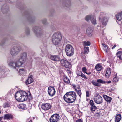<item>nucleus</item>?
Wrapping results in <instances>:
<instances>
[{
  "instance_id": "obj_30",
  "label": "nucleus",
  "mask_w": 122,
  "mask_h": 122,
  "mask_svg": "<svg viewBox=\"0 0 122 122\" xmlns=\"http://www.w3.org/2000/svg\"><path fill=\"white\" fill-rule=\"evenodd\" d=\"M18 107L20 109H23L26 107V106L25 104H20L18 105Z\"/></svg>"
},
{
  "instance_id": "obj_3",
  "label": "nucleus",
  "mask_w": 122,
  "mask_h": 122,
  "mask_svg": "<svg viewBox=\"0 0 122 122\" xmlns=\"http://www.w3.org/2000/svg\"><path fill=\"white\" fill-rule=\"evenodd\" d=\"M62 38V35L60 32L55 33L52 37V42L55 45L58 46L60 44Z\"/></svg>"
},
{
  "instance_id": "obj_55",
  "label": "nucleus",
  "mask_w": 122,
  "mask_h": 122,
  "mask_svg": "<svg viewBox=\"0 0 122 122\" xmlns=\"http://www.w3.org/2000/svg\"><path fill=\"white\" fill-rule=\"evenodd\" d=\"M122 62V61H121V62Z\"/></svg>"
},
{
  "instance_id": "obj_49",
  "label": "nucleus",
  "mask_w": 122,
  "mask_h": 122,
  "mask_svg": "<svg viewBox=\"0 0 122 122\" xmlns=\"http://www.w3.org/2000/svg\"><path fill=\"white\" fill-rule=\"evenodd\" d=\"M76 122H83L82 120L81 119H79L77 120Z\"/></svg>"
},
{
  "instance_id": "obj_16",
  "label": "nucleus",
  "mask_w": 122,
  "mask_h": 122,
  "mask_svg": "<svg viewBox=\"0 0 122 122\" xmlns=\"http://www.w3.org/2000/svg\"><path fill=\"white\" fill-rule=\"evenodd\" d=\"M90 107V110L92 112H94L97 109V107L94 105L93 100H91L89 102Z\"/></svg>"
},
{
  "instance_id": "obj_27",
  "label": "nucleus",
  "mask_w": 122,
  "mask_h": 122,
  "mask_svg": "<svg viewBox=\"0 0 122 122\" xmlns=\"http://www.w3.org/2000/svg\"><path fill=\"white\" fill-rule=\"evenodd\" d=\"M95 68L97 71H99L102 69V67L100 64H97L96 65Z\"/></svg>"
},
{
  "instance_id": "obj_32",
  "label": "nucleus",
  "mask_w": 122,
  "mask_h": 122,
  "mask_svg": "<svg viewBox=\"0 0 122 122\" xmlns=\"http://www.w3.org/2000/svg\"><path fill=\"white\" fill-rule=\"evenodd\" d=\"M84 54H86L89 52V49L88 47L86 46H84Z\"/></svg>"
},
{
  "instance_id": "obj_24",
  "label": "nucleus",
  "mask_w": 122,
  "mask_h": 122,
  "mask_svg": "<svg viewBox=\"0 0 122 122\" xmlns=\"http://www.w3.org/2000/svg\"><path fill=\"white\" fill-rule=\"evenodd\" d=\"M117 19L119 21H120L122 19V11L120 13H118L116 15Z\"/></svg>"
},
{
  "instance_id": "obj_34",
  "label": "nucleus",
  "mask_w": 122,
  "mask_h": 122,
  "mask_svg": "<svg viewBox=\"0 0 122 122\" xmlns=\"http://www.w3.org/2000/svg\"><path fill=\"white\" fill-rule=\"evenodd\" d=\"M93 16L91 15H88L86 16L85 18L86 20L87 21H88L90 20H91L92 18L93 17Z\"/></svg>"
},
{
  "instance_id": "obj_38",
  "label": "nucleus",
  "mask_w": 122,
  "mask_h": 122,
  "mask_svg": "<svg viewBox=\"0 0 122 122\" xmlns=\"http://www.w3.org/2000/svg\"><path fill=\"white\" fill-rule=\"evenodd\" d=\"M102 45L103 49L106 52H107V46L106 45L102 43Z\"/></svg>"
},
{
  "instance_id": "obj_7",
  "label": "nucleus",
  "mask_w": 122,
  "mask_h": 122,
  "mask_svg": "<svg viewBox=\"0 0 122 122\" xmlns=\"http://www.w3.org/2000/svg\"><path fill=\"white\" fill-rule=\"evenodd\" d=\"M34 32L36 35L38 37H40L43 34L44 32L39 27H35L34 28Z\"/></svg>"
},
{
  "instance_id": "obj_33",
  "label": "nucleus",
  "mask_w": 122,
  "mask_h": 122,
  "mask_svg": "<svg viewBox=\"0 0 122 122\" xmlns=\"http://www.w3.org/2000/svg\"><path fill=\"white\" fill-rule=\"evenodd\" d=\"M111 73V70L110 68H108L107 69L105 75L106 76L110 75Z\"/></svg>"
},
{
  "instance_id": "obj_6",
  "label": "nucleus",
  "mask_w": 122,
  "mask_h": 122,
  "mask_svg": "<svg viewBox=\"0 0 122 122\" xmlns=\"http://www.w3.org/2000/svg\"><path fill=\"white\" fill-rule=\"evenodd\" d=\"M111 82V81H105L101 79H97L96 81L93 80L92 81V83L93 85L98 87H100L101 86V85L100 83L102 84H109Z\"/></svg>"
},
{
  "instance_id": "obj_48",
  "label": "nucleus",
  "mask_w": 122,
  "mask_h": 122,
  "mask_svg": "<svg viewBox=\"0 0 122 122\" xmlns=\"http://www.w3.org/2000/svg\"><path fill=\"white\" fill-rule=\"evenodd\" d=\"M42 22L44 24H46V19H44L42 21Z\"/></svg>"
},
{
  "instance_id": "obj_19",
  "label": "nucleus",
  "mask_w": 122,
  "mask_h": 122,
  "mask_svg": "<svg viewBox=\"0 0 122 122\" xmlns=\"http://www.w3.org/2000/svg\"><path fill=\"white\" fill-rule=\"evenodd\" d=\"M33 76L31 75L29 77L28 79L26 80L25 83L27 85L31 84L33 81V79L32 78Z\"/></svg>"
},
{
  "instance_id": "obj_36",
  "label": "nucleus",
  "mask_w": 122,
  "mask_h": 122,
  "mask_svg": "<svg viewBox=\"0 0 122 122\" xmlns=\"http://www.w3.org/2000/svg\"><path fill=\"white\" fill-rule=\"evenodd\" d=\"M1 10L3 13H7V12L9 11V9L8 8V7H6L4 9H3L2 7Z\"/></svg>"
},
{
  "instance_id": "obj_2",
  "label": "nucleus",
  "mask_w": 122,
  "mask_h": 122,
  "mask_svg": "<svg viewBox=\"0 0 122 122\" xmlns=\"http://www.w3.org/2000/svg\"><path fill=\"white\" fill-rule=\"evenodd\" d=\"M28 93L25 91H20L17 92L15 95V97L18 101L22 102L26 100L28 96Z\"/></svg>"
},
{
  "instance_id": "obj_11",
  "label": "nucleus",
  "mask_w": 122,
  "mask_h": 122,
  "mask_svg": "<svg viewBox=\"0 0 122 122\" xmlns=\"http://www.w3.org/2000/svg\"><path fill=\"white\" fill-rule=\"evenodd\" d=\"M60 117L58 114H55L51 116L50 119V122H57Z\"/></svg>"
},
{
  "instance_id": "obj_40",
  "label": "nucleus",
  "mask_w": 122,
  "mask_h": 122,
  "mask_svg": "<svg viewBox=\"0 0 122 122\" xmlns=\"http://www.w3.org/2000/svg\"><path fill=\"white\" fill-rule=\"evenodd\" d=\"M84 46H89L90 45L91 43L90 42L88 41H85L84 42Z\"/></svg>"
},
{
  "instance_id": "obj_4",
  "label": "nucleus",
  "mask_w": 122,
  "mask_h": 122,
  "mask_svg": "<svg viewBox=\"0 0 122 122\" xmlns=\"http://www.w3.org/2000/svg\"><path fill=\"white\" fill-rule=\"evenodd\" d=\"M9 66L12 69H15L18 71V69L21 66V63L19 62L18 60L16 61H11L8 63Z\"/></svg>"
},
{
  "instance_id": "obj_23",
  "label": "nucleus",
  "mask_w": 122,
  "mask_h": 122,
  "mask_svg": "<svg viewBox=\"0 0 122 122\" xmlns=\"http://www.w3.org/2000/svg\"><path fill=\"white\" fill-rule=\"evenodd\" d=\"M76 74L81 77L85 79H87V78L85 76L81 71H76Z\"/></svg>"
},
{
  "instance_id": "obj_20",
  "label": "nucleus",
  "mask_w": 122,
  "mask_h": 122,
  "mask_svg": "<svg viewBox=\"0 0 122 122\" xmlns=\"http://www.w3.org/2000/svg\"><path fill=\"white\" fill-rule=\"evenodd\" d=\"M13 118L12 115L11 114H6L4 115L3 119L4 120H10L12 119Z\"/></svg>"
},
{
  "instance_id": "obj_13",
  "label": "nucleus",
  "mask_w": 122,
  "mask_h": 122,
  "mask_svg": "<svg viewBox=\"0 0 122 122\" xmlns=\"http://www.w3.org/2000/svg\"><path fill=\"white\" fill-rule=\"evenodd\" d=\"M41 107L43 109L46 110L50 109L51 107V106L49 103H45L42 104L41 105Z\"/></svg>"
},
{
  "instance_id": "obj_43",
  "label": "nucleus",
  "mask_w": 122,
  "mask_h": 122,
  "mask_svg": "<svg viewBox=\"0 0 122 122\" xmlns=\"http://www.w3.org/2000/svg\"><path fill=\"white\" fill-rule=\"evenodd\" d=\"M86 96L87 97H89L90 96V92L88 91H86Z\"/></svg>"
},
{
  "instance_id": "obj_53",
  "label": "nucleus",
  "mask_w": 122,
  "mask_h": 122,
  "mask_svg": "<svg viewBox=\"0 0 122 122\" xmlns=\"http://www.w3.org/2000/svg\"><path fill=\"white\" fill-rule=\"evenodd\" d=\"M3 42H1V44H0V45H1V46H2L3 45V44H2V43ZM3 43H4V42H3Z\"/></svg>"
},
{
  "instance_id": "obj_29",
  "label": "nucleus",
  "mask_w": 122,
  "mask_h": 122,
  "mask_svg": "<svg viewBox=\"0 0 122 122\" xmlns=\"http://www.w3.org/2000/svg\"><path fill=\"white\" fill-rule=\"evenodd\" d=\"M6 69L5 66H2L0 67V73H3L6 72Z\"/></svg>"
},
{
  "instance_id": "obj_35",
  "label": "nucleus",
  "mask_w": 122,
  "mask_h": 122,
  "mask_svg": "<svg viewBox=\"0 0 122 122\" xmlns=\"http://www.w3.org/2000/svg\"><path fill=\"white\" fill-rule=\"evenodd\" d=\"M20 74L22 75L24 74L25 73V70L24 68H22L19 69V71H17Z\"/></svg>"
},
{
  "instance_id": "obj_5",
  "label": "nucleus",
  "mask_w": 122,
  "mask_h": 122,
  "mask_svg": "<svg viewBox=\"0 0 122 122\" xmlns=\"http://www.w3.org/2000/svg\"><path fill=\"white\" fill-rule=\"evenodd\" d=\"M65 50L66 55L69 56H72L74 54V49L71 45L68 44L66 45Z\"/></svg>"
},
{
  "instance_id": "obj_17",
  "label": "nucleus",
  "mask_w": 122,
  "mask_h": 122,
  "mask_svg": "<svg viewBox=\"0 0 122 122\" xmlns=\"http://www.w3.org/2000/svg\"><path fill=\"white\" fill-rule=\"evenodd\" d=\"M108 18L105 17H104L102 18L101 20V22L102 24V27H104L105 26L108 22Z\"/></svg>"
},
{
  "instance_id": "obj_28",
  "label": "nucleus",
  "mask_w": 122,
  "mask_h": 122,
  "mask_svg": "<svg viewBox=\"0 0 122 122\" xmlns=\"http://www.w3.org/2000/svg\"><path fill=\"white\" fill-rule=\"evenodd\" d=\"M77 88L76 89V91L77 93V94L79 95L80 97H81V96L82 94V93L80 89V86H78Z\"/></svg>"
},
{
  "instance_id": "obj_14",
  "label": "nucleus",
  "mask_w": 122,
  "mask_h": 122,
  "mask_svg": "<svg viewBox=\"0 0 122 122\" xmlns=\"http://www.w3.org/2000/svg\"><path fill=\"white\" fill-rule=\"evenodd\" d=\"M61 63L62 66L66 68H69V66L70 64L67 61L64 59L61 60Z\"/></svg>"
},
{
  "instance_id": "obj_44",
  "label": "nucleus",
  "mask_w": 122,
  "mask_h": 122,
  "mask_svg": "<svg viewBox=\"0 0 122 122\" xmlns=\"http://www.w3.org/2000/svg\"><path fill=\"white\" fill-rule=\"evenodd\" d=\"M72 86L73 88H74V89H75V90H76V89H77V87L78 86H79V85H77L76 86L74 84H72Z\"/></svg>"
},
{
  "instance_id": "obj_12",
  "label": "nucleus",
  "mask_w": 122,
  "mask_h": 122,
  "mask_svg": "<svg viewBox=\"0 0 122 122\" xmlns=\"http://www.w3.org/2000/svg\"><path fill=\"white\" fill-rule=\"evenodd\" d=\"M48 92L49 95L52 97L55 94L56 91L54 87L50 86L48 88Z\"/></svg>"
},
{
  "instance_id": "obj_10",
  "label": "nucleus",
  "mask_w": 122,
  "mask_h": 122,
  "mask_svg": "<svg viewBox=\"0 0 122 122\" xmlns=\"http://www.w3.org/2000/svg\"><path fill=\"white\" fill-rule=\"evenodd\" d=\"M27 55V53H23L21 55L20 58L18 60L19 62L21 63V65L25 61L26 59Z\"/></svg>"
},
{
  "instance_id": "obj_45",
  "label": "nucleus",
  "mask_w": 122,
  "mask_h": 122,
  "mask_svg": "<svg viewBox=\"0 0 122 122\" xmlns=\"http://www.w3.org/2000/svg\"><path fill=\"white\" fill-rule=\"evenodd\" d=\"M105 14H104V13L103 12H101V13L100 17L99 18V19L101 18L102 17V16H104L105 15Z\"/></svg>"
},
{
  "instance_id": "obj_52",
  "label": "nucleus",
  "mask_w": 122,
  "mask_h": 122,
  "mask_svg": "<svg viewBox=\"0 0 122 122\" xmlns=\"http://www.w3.org/2000/svg\"><path fill=\"white\" fill-rule=\"evenodd\" d=\"M2 117H0V121L2 119Z\"/></svg>"
},
{
  "instance_id": "obj_25",
  "label": "nucleus",
  "mask_w": 122,
  "mask_h": 122,
  "mask_svg": "<svg viewBox=\"0 0 122 122\" xmlns=\"http://www.w3.org/2000/svg\"><path fill=\"white\" fill-rule=\"evenodd\" d=\"M63 80L64 82L68 84L70 83L69 79L66 76H64Z\"/></svg>"
},
{
  "instance_id": "obj_50",
  "label": "nucleus",
  "mask_w": 122,
  "mask_h": 122,
  "mask_svg": "<svg viewBox=\"0 0 122 122\" xmlns=\"http://www.w3.org/2000/svg\"><path fill=\"white\" fill-rule=\"evenodd\" d=\"M85 73L88 75L91 74V72H89L88 73L86 72Z\"/></svg>"
},
{
  "instance_id": "obj_26",
  "label": "nucleus",
  "mask_w": 122,
  "mask_h": 122,
  "mask_svg": "<svg viewBox=\"0 0 122 122\" xmlns=\"http://www.w3.org/2000/svg\"><path fill=\"white\" fill-rule=\"evenodd\" d=\"M121 118V115L120 114H118L115 117V122H119Z\"/></svg>"
},
{
  "instance_id": "obj_54",
  "label": "nucleus",
  "mask_w": 122,
  "mask_h": 122,
  "mask_svg": "<svg viewBox=\"0 0 122 122\" xmlns=\"http://www.w3.org/2000/svg\"><path fill=\"white\" fill-rule=\"evenodd\" d=\"M28 93L29 94V96H30L31 95L30 93V92H28Z\"/></svg>"
},
{
  "instance_id": "obj_47",
  "label": "nucleus",
  "mask_w": 122,
  "mask_h": 122,
  "mask_svg": "<svg viewBox=\"0 0 122 122\" xmlns=\"http://www.w3.org/2000/svg\"><path fill=\"white\" fill-rule=\"evenodd\" d=\"M26 33L27 35H28L30 34L29 30V29L27 30L26 31Z\"/></svg>"
},
{
  "instance_id": "obj_31",
  "label": "nucleus",
  "mask_w": 122,
  "mask_h": 122,
  "mask_svg": "<svg viewBox=\"0 0 122 122\" xmlns=\"http://www.w3.org/2000/svg\"><path fill=\"white\" fill-rule=\"evenodd\" d=\"M117 57H118L122 61V52L119 51L117 53Z\"/></svg>"
},
{
  "instance_id": "obj_21",
  "label": "nucleus",
  "mask_w": 122,
  "mask_h": 122,
  "mask_svg": "<svg viewBox=\"0 0 122 122\" xmlns=\"http://www.w3.org/2000/svg\"><path fill=\"white\" fill-rule=\"evenodd\" d=\"M50 58L51 60L54 61H58L60 60L59 58L57 55H51Z\"/></svg>"
},
{
  "instance_id": "obj_39",
  "label": "nucleus",
  "mask_w": 122,
  "mask_h": 122,
  "mask_svg": "<svg viewBox=\"0 0 122 122\" xmlns=\"http://www.w3.org/2000/svg\"><path fill=\"white\" fill-rule=\"evenodd\" d=\"M10 106V105L7 103H5L4 104L3 107L4 108L8 107Z\"/></svg>"
},
{
  "instance_id": "obj_8",
  "label": "nucleus",
  "mask_w": 122,
  "mask_h": 122,
  "mask_svg": "<svg viewBox=\"0 0 122 122\" xmlns=\"http://www.w3.org/2000/svg\"><path fill=\"white\" fill-rule=\"evenodd\" d=\"M21 48L19 47H14L11 49L10 53L12 56H15L18 54Z\"/></svg>"
},
{
  "instance_id": "obj_37",
  "label": "nucleus",
  "mask_w": 122,
  "mask_h": 122,
  "mask_svg": "<svg viewBox=\"0 0 122 122\" xmlns=\"http://www.w3.org/2000/svg\"><path fill=\"white\" fill-rule=\"evenodd\" d=\"M91 18V21L92 23L94 24H95L96 22V19L93 16Z\"/></svg>"
},
{
  "instance_id": "obj_22",
  "label": "nucleus",
  "mask_w": 122,
  "mask_h": 122,
  "mask_svg": "<svg viewBox=\"0 0 122 122\" xmlns=\"http://www.w3.org/2000/svg\"><path fill=\"white\" fill-rule=\"evenodd\" d=\"M103 97L108 103H110L111 102L112 99L111 97L105 95H104Z\"/></svg>"
},
{
  "instance_id": "obj_15",
  "label": "nucleus",
  "mask_w": 122,
  "mask_h": 122,
  "mask_svg": "<svg viewBox=\"0 0 122 122\" xmlns=\"http://www.w3.org/2000/svg\"><path fill=\"white\" fill-rule=\"evenodd\" d=\"M61 63L62 66L66 68H69V66L70 64L67 61L64 59L61 60Z\"/></svg>"
},
{
  "instance_id": "obj_9",
  "label": "nucleus",
  "mask_w": 122,
  "mask_h": 122,
  "mask_svg": "<svg viewBox=\"0 0 122 122\" xmlns=\"http://www.w3.org/2000/svg\"><path fill=\"white\" fill-rule=\"evenodd\" d=\"M94 100L95 103L97 104H100L103 102L102 97L98 94L95 95L94 97Z\"/></svg>"
},
{
  "instance_id": "obj_1",
  "label": "nucleus",
  "mask_w": 122,
  "mask_h": 122,
  "mask_svg": "<svg viewBox=\"0 0 122 122\" xmlns=\"http://www.w3.org/2000/svg\"><path fill=\"white\" fill-rule=\"evenodd\" d=\"M76 96V95L75 92H70L66 93L63 97V99L66 102L72 103L75 102Z\"/></svg>"
},
{
  "instance_id": "obj_41",
  "label": "nucleus",
  "mask_w": 122,
  "mask_h": 122,
  "mask_svg": "<svg viewBox=\"0 0 122 122\" xmlns=\"http://www.w3.org/2000/svg\"><path fill=\"white\" fill-rule=\"evenodd\" d=\"M118 80V78L116 76H115V77H114L113 79V81L114 82H117Z\"/></svg>"
},
{
  "instance_id": "obj_18",
  "label": "nucleus",
  "mask_w": 122,
  "mask_h": 122,
  "mask_svg": "<svg viewBox=\"0 0 122 122\" xmlns=\"http://www.w3.org/2000/svg\"><path fill=\"white\" fill-rule=\"evenodd\" d=\"M93 30L91 28L88 27L86 30V35L89 37H91L92 36V33Z\"/></svg>"
},
{
  "instance_id": "obj_42",
  "label": "nucleus",
  "mask_w": 122,
  "mask_h": 122,
  "mask_svg": "<svg viewBox=\"0 0 122 122\" xmlns=\"http://www.w3.org/2000/svg\"><path fill=\"white\" fill-rule=\"evenodd\" d=\"M82 70L83 72L85 73L86 72L87 69L86 67H83L82 68Z\"/></svg>"
},
{
  "instance_id": "obj_51",
  "label": "nucleus",
  "mask_w": 122,
  "mask_h": 122,
  "mask_svg": "<svg viewBox=\"0 0 122 122\" xmlns=\"http://www.w3.org/2000/svg\"><path fill=\"white\" fill-rule=\"evenodd\" d=\"M116 46L115 45H114L112 48V49H113Z\"/></svg>"
},
{
  "instance_id": "obj_46",
  "label": "nucleus",
  "mask_w": 122,
  "mask_h": 122,
  "mask_svg": "<svg viewBox=\"0 0 122 122\" xmlns=\"http://www.w3.org/2000/svg\"><path fill=\"white\" fill-rule=\"evenodd\" d=\"M26 122H32V121L30 119L28 118L27 119Z\"/></svg>"
}]
</instances>
